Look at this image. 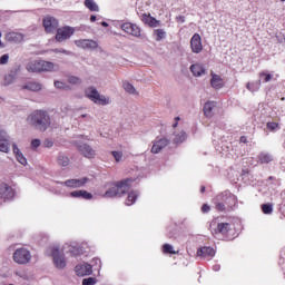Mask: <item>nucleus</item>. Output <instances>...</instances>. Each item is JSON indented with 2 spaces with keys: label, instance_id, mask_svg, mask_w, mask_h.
Segmentation results:
<instances>
[{
  "label": "nucleus",
  "instance_id": "obj_9",
  "mask_svg": "<svg viewBox=\"0 0 285 285\" xmlns=\"http://www.w3.org/2000/svg\"><path fill=\"white\" fill-rule=\"evenodd\" d=\"M10 144H12V139L8 136V132L0 130V153H9Z\"/></svg>",
  "mask_w": 285,
  "mask_h": 285
},
{
  "label": "nucleus",
  "instance_id": "obj_25",
  "mask_svg": "<svg viewBox=\"0 0 285 285\" xmlns=\"http://www.w3.org/2000/svg\"><path fill=\"white\" fill-rule=\"evenodd\" d=\"M56 161L60 168H68L70 166V158L66 154H59Z\"/></svg>",
  "mask_w": 285,
  "mask_h": 285
},
{
  "label": "nucleus",
  "instance_id": "obj_17",
  "mask_svg": "<svg viewBox=\"0 0 285 285\" xmlns=\"http://www.w3.org/2000/svg\"><path fill=\"white\" fill-rule=\"evenodd\" d=\"M168 144H170V141L166 138H160L159 140H155L151 147V153L154 155H158V153H161V150H164V148H166Z\"/></svg>",
  "mask_w": 285,
  "mask_h": 285
},
{
  "label": "nucleus",
  "instance_id": "obj_53",
  "mask_svg": "<svg viewBox=\"0 0 285 285\" xmlns=\"http://www.w3.org/2000/svg\"><path fill=\"white\" fill-rule=\"evenodd\" d=\"M53 52H61L62 55H70V51L65 49H55Z\"/></svg>",
  "mask_w": 285,
  "mask_h": 285
},
{
  "label": "nucleus",
  "instance_id": "obj_51",
  "mask_svg": "<svg viewBox=\"0 0 285 285\" xmlns=\"http://www.w3.org/2000/svg\"><path fill=\"white\" fill-rule=\"evenodd\" d=\"M70 197H81V190L71 191Z\"/></svg>",
  "mask_w": 285,
  "mask_h": 285
},
{
  "label": "nucleus",
  "instance_id": "obj_34",
  "mask_svg": "<svg viewBox=\"0 0 285 285\" xmlns=\"http://www.w3.org/2000/svg\"><path fill=\"white\" fill-rule=\"evenodd\" d=\"M124 90H126L129 95H137V89H135V86L132 83L125 81L122 82Z\"/></svg>",
  "mask_w": 285,
  "mask_h": 285
},
{
  "label": "nucleus",
  "instance_id": "obj_6",
  "mask_svg": "<svg viewBox=\"0 0 285 285\" xmlns=\"http://www.w3.org/2000/svg\"><path fill=\"white\" fill-rule=\"evenodd\" d=\"M32 261V254L27 248H18L13 253V262L16 264H20L21 266H26V264H30Z\"/></svg>",
  "mask_w": 285,
  "mask_h": 285
},
{
  "label": "nucleus",
  "instance_id": "obj_57",
  "mask_svg": "<svg viewBox=\"0 0 285 285\" xmlns=\"http://www.w3.org/2000/svg\"><path fill=\"white\" fill-rule=\"evenodd\" d=\"M213 269L214 271H219V265H214Z\"/></svg>",
  "mask_w": 285,
  "mask_h": 285
},
{
  "label": "nucleus",
  "instance_id": "obj_40",
  "mask_svg": "<svg viewBox=\"0 0 285 285\" xmlns=\"http://www.w3.org/2000/svg\"><path fill=\"white\" fill-rule=\"evenodd\" d=\"M262 210L264 215H272L273 214V204H263Z\"/></svg>",
  "mask_w": 285,
  "mask_h": 285
},
{
  "label": "nucleus",
  "instance_id": "obj_44",
  "mask_svg": "<svg viewBox=\"0 0 285 285\" xmlns=\"http://www.w3.org/2000/svg\"><path fill=\"white\" fill-rule=\"evenodd\" d=\"M111 155H112L114 159H116L117 163L121 161V159L124 157V153H121V151H111Z\"/></svg>",
  "mask_w": 285,
  "mask_h": 285
},
{
  "label": "nucleus",
  "instance_id": "obj_37",
  "mask_svg": "<svg viewBox=\"0 0 285 285\" xmlns=\"http://www.w3.org/2000/svg\"><path fill=\"white\" fill-rule=\"evenodd\" d=\"M154 35L156 37V41H161V39H166V31L164 29H156L154 31Z\"/></svg>",
  "mask_w": 285,
  "mask_h": 285
},
{
  "label": "nucleus",
  "instance_id": "obj_1",
  "mask_svg": "<svg viewBox=\"0 0 285 285\" xmlns=\"http://www.w3.org/2000/svg\"><path fill=\"white\" fill-rule=\"evenodd\" d=\"M27 122L39 132H46L52 126L50 114L46 110H36L27 117Z\"/></svg>",
  "mask_w": 285,
  "mask_h": 285
},
{
  "label": "nucleus",
  "instance_id": "obj_30",
  "mask_svg": "<svg viewBox=\"0 0 285 285\" xmlns=\"http://www.w3.org/2000/svg\"><path fill=\"white\" fill-rule=\"evenodd\" d=\"M217 108V102L215 101H208L204 106V112L206 117H213V110Z\"/></svg>",
  "mask_w": 285,
  "mask_h": 285
},
{
  "label": "nucleus",
  "instance_id": "obj_20",
  "mask_svg": "<svg viewBox=\"0 0 285 285\" xmlns=\"http://www.w3.org/2000/svg\"><path fill=\"white\" fill-rule=\"evenodd\" d=\"M4 39L10 43H21V41H23V35L19 32H9L4 36Z\"/></svg>",
  "mask_w": 285,
  "mask_h": 285
},
{
  "label": "nucleus",
  "instance_id": "obj_26",
  "mask_svg": "<svg viewBox=\"0 0 285 285\" xmlns=\"http://www.w3.org/2000/svg\"><path fill=\"white\" fill-rule=\"evenodd\" d=\"M190 71L193 72L194 77H202V75H206V68H204V65L200 63L191 65Z\"/></svg>",
  "mask_w": 285,
  "mask_h": 285
},
{
  "label": "nucleus",
  "instance_id": "obj_43",
  "mask_svg": "<svg viewBox=\"0 0 285 285\" xmlns=\"http://www.w3.org/2000/svg\"><path fill=\"white\" fill-rule=\"evenodd\" d=\"M266 127L272 131L279 130V125L277 122H267Z\"/></svg>",
  "mask_w": 285,
  "mask_h": 285
},
{
  "label": "nucleus",
  "instance_id": "obj_59",
  "mask_svg": "<svg viewBox=\"0 0 285 285\" xmlns=\"http://www.w3.org/2000/svg\"><path fill=\"white\" fill-rule=\"evenodd\" d=\"M1 37H2V35L0 32V39H1ZM0 48H3V42H1V40H0Z\"/></svg>",
  "mask_w": 285,
  "mask_h": 285
},
{
  "label": "nucleus",
  "instance_id": "obj_24",
  "mask_svg": "<svg viewBox=\"0 0 285 285\" xmlns=\"http://www.w3.org/2000/svg\"><path fill=\"white\" fill-rule=\"evenodd\" d=\"M12 150L13 155H16L17 161H19V164H21L22 166H26V164H28V159H26L19 147H17V145L13 144Z\"/></svg>",
  "mask_w": 285,
  "mask_h": 285
},
{
  "label": "nucleus",
  "instance_id": "obj_13",
  "mask_svg": "<svg viewBox=\"0 0 285 285\" xmlns=\"http://www.w3.org/2000/svg\"><path fill=\"white\" fill-rule=\"evenodd\" d=\"M88 181H90V179H88L87 177H83V178H79V179H68L61 184L67 186V188H82V186H86V184H88Z\"/></svg>",
  "mask_w": 285,
  "mask_h": 285
},
{
  "label": "nucleus",
  "instance_id": "obj_29",
  "mask_svg": "<svg viewBox=\"0 0 285 285\" xmlns=\"http://www.w3.org/2000/svg\"><path fill=\"white\" fill-rule=\"evenodd\" d=\"M141 21H144V23H147V26H150L151 28H157V26H159V21L148 14H142Z\"/></svg>",
  "mask_w": 285,
  "mask_h": 285
},
{
  "label": "nucleus",
  "instance_id": "obj_35",
  "mask_svg": "<svg viewBox=\"0 0 285 285\" xmlns=\"http://www.w3.org/2000/svg\"><path fill=\"white\" fill-rule=\"evenodd\" d=\"M258 159H259L261 164H271V161H273V156H271L269 154H266V153H262L258 156Z\"/></svg>",
  "mask_w": 285,
  "mask_h": 285
},
{
  "label": "nucleus",
  "instance_id": "obj_45",
  "mask_svg": "<svg viewBox=\"0 0 285 285\" xmlns=\"http://www.w3.org/2000/svg\"><path fill=\"white\" fill-rule=\"evenodd\" d=\"M10 59V56L8 53H4L0 57V65L6 66Z\"/></svg>",
  "mask_w": 285,
  "mask_h": 285
},
{
  "label": "nucleus",
  "instance_id": "obj_55",
  "mask_svg": "<svg viewBox=\"0 0 285 285\" xmlns=\"http://www.w3.org/2000/svg\"><path fill=\"white\" fill-rule=\"evenodd\" d=\"M247 141H248V140L246 139L245 136H242V137H240V142H242V144H246Z\"/></svg>",
  "mask_w": 285,
  "mask_h": 285
},
{
  "label": "nucleus",
  "instance_id": "obj_56",
  "mask_svg": "<svg viewBox=\"0 0 285 285\" xmlns=\"http://www.w3.org/2000/svg\"><path fill=\"white\" fill-rule=\"evenodd\" d=\"M90 21H91V22L97 21V17H96V16H91V17H90Z\"/></svg>",
  "mask_w": 285,
  "mask_h": 285
},
{
  "label": "nucleus",
  "instance_id": "obj_14",
  "mask_svg": "<svg viewBox=\"0 0 285 285\" xmlns=\"http://www.w3.org/2000/svg\"><path fill=\"white\" fill-rule=\"evenodd\" d=\"M77 48H82V50H97L98 43L95 40H76Z\"/></svg>",
  "mask_w": 285,
  "mask_h": 285
},
{
  "label": "nucleus",
  "instance_id": "obj_62",
  "mask_svg": "<svg viewBox=\"0 0 285 285\" xmlns=\"http://www.w3.org/2000/svg\"><path fill=\"white\" fill-rule=\"evenodd\" d=\"M173 128H177V122L173 125Z\"/></svg>",
  "mask_w": 285,
  "mask_h": 285
},
{
  "label": "nucleus",
  "instance_id": "obj_61",
  "mask_svg": "<svg viewBox=\"0 0 285 285\" xmlns=\"http://www.w3.org/2000/svg\"><path fill=\"white\" fill-rule=\"evenodd\" d=\"M1 204H3V198H0V206H1Z\"/></svg>",
  "mask_w": 285,
  "mask_h": 285
},
{
  "label": "nucleus",
  "instance_id": "obj_15",
  "mask_svg": "<svg viewBox=\"0 0 285 285\" xmlns=\"http://www.w3.org/2000/svg\"><path fill=\"white\" fill-rule=\"evenodd\" d=\"M76 275H78V277H86V275H92V265L88 263L77 265Z\"/></svg>",
  "mask_w": 285,
  "mask_h": 285
},
{
  "label": "nucleus",
  "instance_id": "obj_41",
  "mask_svg": "<svg viewBox=\"0 0 285 285\" xmlns=\"http://www.w3.org/2000/svg\"><path fill=\"white\" fill-rule=\"evenodd\" d=\"M163 250H164V253H167L169 255H177V252L173 249V245H170V244H165L163 246Z\"/></svg>",
  "mask_w": 285,
  "mask_h": 285
},
{
  "label": "nucleus",
  "instance_id": "obj_31",
  "mask_svg": "<svg viewBox=\"0 0 285 285\" xmlns=\"http://www.w3.org/2000/svg\"><path fill=\"white\" fill-rule=\"evenodd\" d=\"M139 197V194L137 191H130L128 194V197L126 199V206H132V204H135V202H137V198Z\"/></svg>",
  "mask_w": 285,
  "mask_h": 285
},
{
  "label": "nucleus",
  "instance_id": "obj_60",
  "mask_svg": "<svg viewBox=\"0 0 285 285\" xmlns=\"http://www.w3.org/2000/svg\"><path fill=\"white\" fill-rule=\"evenodd\" d=\"M200 191H202V193H206V187L203 186L202 189H200Z\"/></svg>",
  "mask_w": 285,
  "mask_h": 285
},
{
  "label": "nucleus",
  "instance_id": "obj_47",
  "mask_svg": "<svg viewBox=\"0 0 285 285\" xmlns=\"http://www.w3.org/2000/svg\"><path fill=\"white\" fill-rule=\"evenodd\" d=\"M80 197L82 199H92V194L88 193L87 190H80Z\"/></svg>",
  "mask_w": 285,
  "mask_h": 285
},
{
  "label": "nucleus",
  "instance_id": "obj_38",
  "mask_svg": "<svg viewBox=\"0 0 285 285\" xmlns=\"http://www.w3.org/2000/svg\"><path fill=\"white\" fill-rule=\"evenodd\" d=\"M259 79H263L264 83H268L273 79V75H271L268 71H262L259 73Z\"/></svg>",
  "mask_w": 285,
  "mask_h": 285
},
{
  "label": "nucleus",
  "instance_id": "obj_32",
  "mask_svg": "<svg viewBox=\"0 0 285 285\" xmlns=\"http://www.w3.org/2000/svg\"><path fill=\"white\" fill-rule=\"evenodd\" d=\"M85 7L91 12H99V6L97 2H95V0H85Z\"/></svg>",
  "mask_w": 285,
  "mask_h": 285
},
{
  "label": "nucleus",
  "instance_id": "obj_8",
  "mask_svg": "<svg viewBox=\"0 0 285 285\" xmlns=\"http://www.w3.org/2000/svg\"><path fill=\"white\" fill-rule=\"evenodd\" d=\"M76 148L83 155V157H87V159H95V156L97 155L95 149L86 142H76Z\"/></svg>",
  "mask_w": 285,
  "mask_h": 285
},
{
  "label": "nucleus",
  "instance_id": "obj_28",
  "mask_svg": "<svg viewBox=\"0 0 285 285\" xmlns=\"http://www.w3.org/2000/svg\"><path fill=\"white\" fill-rule=\"evenodd\" d=\"M198 257H215V249L212 247H202L197 252Z\"/></svg>",
  "mask_w": 285,
  "mask_h": 285
},
{
  "label": "nucleus",
  "instance_id": "obj_49",
  "mask_svg": "<svg viewBox=\"0 0 285 285\" xmlns=\"http://www.w3.org/2000/svg\"><path fill=\"white\" fill-rule=\"evenodd\" d=\"M43 146H45V148H52V146H55V142H52V140H50V139H46L43 141Z\"/></svg>",
  "mask_w": 285,
  "mask_h": 285
},
{
  "label": "nucleus",
  "instance_id": "obj_54",
  "mask_svg": "<svg viewBox=\"0 0 285 285\" xmlns=\"http://www.w3.org/2000/svg\"><path fill=\"white\" fill-rule=\"evenodd\" d=\"M177 21H180L181 23H184L186 20L184 19V16H178Z\"/></svg>",
  "mask_w": 285,
  "mask_h": 285
},
{
  "label": "nucleus",
  "instance_id": "obj_12",
  "mask_svg": "<svg viewBox=\"0 0 285 285\" xmlns=\"http://www.w3.org/2000/svg\"><path fill=\"white\" fill-rule=\"evenodd\" d=\"M121 30L127 35H131V37H141V29H139L137 24L125 22L121 24Z\"/></svg>",
  "mask_w": 285,
  "mask_h": 285
},
{
  "label": "nucleus",
  "instance_id": "obj_16",
  "mask_svg": "<svg viewBox=\"0 0 285 285\" xmlns=\"http://www.w3.org/2000/svg\"><path fill=\"white\" fill-rule=\"evenodd\" d=\"M1 199H13L14 190L6 183L0 184Z\"/></svg>",
  "mask_w": 285,
  "mask_h": 285
},
{
  "label": "nucleus",
  "instance_id": "obj_58",
  "mask_svg": "<svg viewBox=\"0 0 285 285\" xmlns=\"http://www.w3.org/2000/svg\"><path fill=\"white\" fill-rule=\"evenodd\" d=\"M101 26H104V28H108V22H101Z\"/></svg>",
  "mask_w": 285,
  "mask_h": 285
},
{
  "label": "nucleus",
  "instance_id": "obj_21",
  "mask_svg": "<svg viewBox=\"0 0 285 285\" xmlns=\"http://www.w3.org/2000/svg\"><path fill=\"white\" fill-rule=\"evenodd\" d=\"M230 230V224L218 223L216 228L212 232L213 235H226Z\"/></svg>",
  "mask_w": 285,
  "mask_h": 285
},
{
  "label": "nucleus",
  "instance_id": "obj_18",
  "mask_svg": "<svg viewBox=\"0 0 285 285\" xmlns=\"http://www.w3.org/2000/svg\"><path fill=\"white\" fill-rule=\"evenodd\" d=\"M52 70H59V65L55 62L40 60V72H52Z\"/></svg>",
  "mask_w": 285,
  "mask_h": 285
},
{
  "label": "nucleus",
  "instance_id": "obj_23",
  "mask_svg": "<svg viewBox=\"0 0 285 285\" xmlns=\"http://www.w3.org/2000/svg\"><path fill=\"white\" fill-rule=\"evenodd\" d=\"M26 70H28V72H41V60H32L28 62Z\"/></svg>",
  "mask_w": 285,
  "mask_h": 285
},
{
  "label": "nucleus",
  "instance_id": "obj_33",
  "mask_svg": "<svg viewBox=\"0 0 285 285\" xmlns=\"http://www.w3.org/2000/svg\"><path fill=\"white\" fill-rule=\"evenodd\" d=\"M246 88H247V90H249V92H257V90H259V88H262V79L256 82H253V83L248 82L246 85Z\"/></svg>",
  "mask_w": 285,
  "mask_h": 285
},
{
  "label": "nucleus",
  "instance_id": "obj_27",
  "mask_svg": "<svg viewBox=\"0 0 285 285\" xmlns=\"http://www.w3.org/2000/svg\"><path fill=\"white\" fill-rule=\"evenodd\" d=\"M43 85H41L40 82H28L27 85L23 86V90H30L31 92H39L40 90H42Z\"/></svg>",
  "mask_w": 285,
  "mask_h": 285
},
{
  "label": "nucleus",
  "instance_id": "obj_64",
  "mask_svg": "<svg viewBox=\"0 0 285 285\" xmlns=\"http://www.w3.org/2000/svg\"><path fill=\"white\" fill-rule=\"evenodd\" d=\"M176 121H179V117H176Z\"/></svg>",
  "mask_w": 285,
  "mask_h": 285
},
{
  "label": "nucleus",
  "instance_id": "obj_36",
  "mask_svg": "<svg viewBox=\"0 0 285 285\" xmlns=\"http://www.w3.org/2000/svg\"><path fill=\"white\" fill-rule=\"evenodd\" d=\"M186 141V131H179L174 138V144H184Z\"/></svg>",
  "mask_w": 285,
  "mask_h": 285
},
{
  "label": "nucleus",
  "instance_id": "obj_19",
  "mask_svg": "<svg viewBox=\"0 0 285 285\" xmlns=\"http://www.w3.org/2000/svg\"><path fill=\"white\" fill-rule=\"evenodd\" d=\"M68 247V253L73 257H78V255H83V248L80 247L77 243H71L66 245ZM65 246V248H67Z\"/></svg>",
  "mask_w": 285,
  "mask_h": 285
},
{
  "label": "nucleus",
  "instance_id": "obj_10",
  "mask_svg": "<svg viewBox=\"0 0 285 285\" xmlns=\"http://www.w3.org/2000/svg\"><path fill=\"white\" fill-rule=\"evenodd\" d=\"M72 35H75V29L70 27H63V28L57 29L56 40H58L59 42L66 41V39H70Z\"/></svg>",
  "mask_w": 285,
  "mask_h": 285
},
{
  "label": "nucleus",
  "instance_id": "obj_39",
  "mask_svg": "<svg viewBox=\"0 0 285 285\" xmlns=\"http://www.w3.org/2000/svg\"><path fill=\"white\" fill-rule=\"evenodd\" d=\"M68 82L71 83L72 86H80V83H82V80L77 76H69Z\"/></svg>",
  "mask_w": 285,
  "mask_h": 285
},
{
  "label": "nucleus",
  "instance_id": "obj_50",
  "mask_svg": "<svg viewBox=\"0 0 285 285\" xmlns=\"http://www.w3.org/2000/svg\"><path fill=\"white\" fill-rule=\"evenodd\" d=\"M31 146H32V148H39V146H41V140L40 139H33L31 141Z\"/></svg>",
  "mask_w": 285,
  "mask_h": 285
},
{
  "label": "nucleus",
  "instance_id": "obj_5",
  "mask_svg": "<svg viewBox=\"0 0 285 285\" xmlns=\"http://www.w3.org/2000/svg\"><path fill=\"white\" fill-rule=\"evenodd\" d=\"M85 92L86 97H88L90 101H94V104H98V106H108V104H110V98L100 95L95 87H89Z\"/></svg>",
  "mask_w": 285,
  "mask_h": 285
},
{
  "label": "nucleus",
  "instance_id": "obj_63",
  "mask_svg": "<svg viewBox=\"0 0 285 285\" xmlns=\"http://www.w3.org/2000/svg\"><path fill=\"white\" fill-rule=\"evenodd\" d=\"M80 117H82V118H83V117H88V115L85 114V115H81Z\"/></svg>",
  "mask_w": 285,
  "mask_h": 285
},
{
  "label": "nucleus",
  "instance_id": "obj_4",
  "mask_svg": "<svg viewBox=\"0 0 285 285\" xmlns=\"http://www.w3.org/2000/svg\"><path fill=\"white\" fill-rule=\"evenodd\" d=\"M230 202L235 204V202L237 200L235 199V196H233V194H230L229 191H224L222 194H218L214 198L215 208L216 210H220V212L226 210V206H230Z\"/></svg>",
  "mask_w": 285,
  "mask_h": 285
},
{
  "label": "nucleus",
  "instance_id": "obj_7",
  "mask_svg": "<svg viewBox=\"0 0 285 285\" xmlns=\"http://www.w3.org/2000/svg\"><path fill=\"white\" fill-rule=\"evenodd\" d=\"M42 24L46 32L48 33L57 32V30L59 29V20H57V18L52 16L45 17L42 20Z\"/></svg>",
  "mask_w": 285,
  "mask_h": 285
},
{
  "label": "nucleus",
  "instance_id": "obj_2",
  "mask_svg": "<svg viewBox=\"0 0 285 285\" xmlns=\"http://www.w3.org/2000/svg\"><path fill=\"white\" fill-rule=\"evenodd\" d=\"M45 255L47 257H52L53 266L58 268V271H63V268H66V254L59 245L53 244L48 246Z\"/></svg>",
  "mask_w": 285,
  "mask_h": 285
},
{
  "label": "nucleus",
  "instance_id": "obj_52",
  "mask_svg": "<svg viewBox=\"0 0 285 285\" xmlns=\"http://www.w3.org/2000/svg\"><path fill=\"white\" fill-rule=\"evenodd\" d=\"M203 213H209L210 212V206L208 204H204L202 207Z\"/></svg>",
  "mask_w": 285,
  "mask_h": 285
},
{
  "label": "nucleus",
  "instance_id": "obj_46",
  "mask_svg": "<svg viewBox=\"0 0 285 285\" xmlns=\"http://www.w3.org/2000/svg\"><path fill=\"white\" fill-rule=\"evenodd\" d=\"M97 284V279L92 278V277H89V278H85L82 281V285H95Z\"/></svg>",
  "mask_w": 285,
  "mask_h": 285
},
{
  "label": "nucleus",
  "instance_id": "obj_42",
  "mask_svg": "<svg viewBox=\"0 0 285 285\" xmlns=\"http://www.w3.org/2000/svg\"><path fill=\"white\" fill-rule=\"evenodd\" d=\"M14 73H9L4 76V86H10V83H14Z\"/></svg>",
  "mask_w": 285,
  "mask_h": 285
},
{
  "label": "nucleus",
  "instance_id": "obj_48",
  "mask_svg": "<svg viewBox=\"0 0 285 285\" xmlns=\"http://www.w3.org/2000/svg\"><path fill=\"white\" fill-rule=\"evenodd\" d=\"M55 88H58L59 90H63V88H66V83L57 80L55 81Z\"/></svg>",
  "mask_w": 285,
  "mask_h": 285
},
{
  "label": "nucleus",
  "instance_id": "obj_22",
  "mask_svg": "<svg viewBox=\"0 0 285 285\" xmlns=\"http://www.w3.org/2000/svg\"><path fill=\"white\" fill-rule=\"evenodd\" d=\"M210 85L215 90H220V88H224V79L219 75L212 73Z\"/></svg>",
  "mask_w": 285,
  "mask_h": 285
},
{
  "label": "nucleus",
  "instance_id": "obj_3",
  "mask_svg": "<svg viewBox=\"0 0 285 285\" xmlns=\"http://www.w3.org/2000/svg\"><path fill=\"white\" fill-rule=\"evenodd\" d=\"M130 184L132 179L127 178L116 183L111 188H109L102 197L106 199H112L114 197H124L130 190Z\"/></svg>",
  "mask_w": 285,
  "mask_h": 285
},
{
  "label": "nucleus",
  "instance_id": "obj_11",
  "mask_svg": "<svg viewBox=\"0 0 285 285\" xmlns=\"http://www.w3.org/2000/svg\"><path fill=\"white\" fill-rule=\"evenodd\" d=\"M190 48L195 55H199V52H202V50H204V45H202V36H199V33H195L191 37Z\"/></svg>",
  "mask_w": 285,
  "mask_h": 285
}]
</instances>
